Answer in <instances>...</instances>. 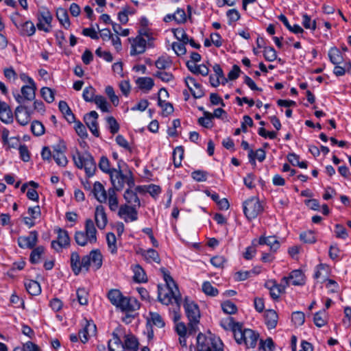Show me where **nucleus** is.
<instances>
[{
    "label": "nucleus",
    "instance_id": "1",
    "mask_svg": "<svg viewBox=\"0 0 351 351\" xmlns=\"http://www.w3.org/2000/svg\"><path fill=\"white\" fill-rule=\"evenodd\" d=\"M103 264V256L99 250H93L87 255L80 258L77 252L71 255V267L75 276L81 272L87 273L92 269L93 271L99 269Z\"/></svg>",
    "mask_w": 351,
    "mask_h": 351
},
{
    "label": "nucleus",
    "instance_id": "2",
    "mask_svg": "<svg viewBox=\"0 0 351 351\" xmlns=\"http://www.w3.org/2000/svg\"><path fill=\"white\" fill-rule=\"evenodd\" d=\"M221 326L226 330L230 329L236 341L239 344L244 343L247 348L256 347L259 337L258 333L249 328H243V325L236 322L233 317H228L221 323Z\"/></svg>",
    "mask_w": 351,
    "mask_h": 351
},
{
    "label": "nucleus",
    "instance_id": "3",
    "mask_svg": "<svg viewBox=\"0 0 351 351\" xmlns=\"http://www.w3.org/2000/svg\"><path fill=\"white\" fill-rule=\"evenodd\" d=\"M160 271L163 275L165 285L163 287L158 286V298L159 301L165 305H169L174 302L179 306L182 298L177 285L167 269L162 267Z\"/></svg>",
    "mask_w": 351,
    "mask_h": 351
},
{
    "label": "nucleus",
    "instance_id": "4",
    "mask_svg": "<svg viewBox=\"0 0 351 351\" xmlns=\"http://www.w3.org/2000/svg\"><path fill=\"white\" fill-rule=\"evenodd\" d=\"M107 297L112 305L122 311L134 312L140 308V303L136 298L125 297L118 289L110 290Z\"/></svg>",
    "mask_w": 351,
    "mask_h": 351
},
{
    "label": "nucleus",
    "instance_id": "5",
    "mask_svg": "<svg viewBox=\"0 0 351 351\" xmlns=\"http://www.w3.org/2000/svg\"><path fill=\"white\" fill-rule=\"evenodd\" d=\"M73 160L77 168L84 169L87 176L91 177L94 175L96 170V163L90 153L76 152L73 156Z\"/></svg>",
    "mask_w": 351,
    "mask_h": 351
},
{
    "label": "nucleus",
    "instance_id": "6",
    "mask_svg": "<svg viewBox=\"0 0 351 351\" xmlns=\"http://www.w3.org/2000/svg\"><path fill=\"white\" fill-rule=\"evenodd\" d=\"M184 307L186 315L189 319V332L190 334L195 333L198 330L197 325L199 322L200 311L196 303L185 299Z\"/></svg>",
    "mask_w": 351,
    "mask_h": 351
},
{
    "label": "nucleus",
    "instance_id": "7",
    "mask_svg": "<svg viewBox=\"0 0 351 351\" xmlns=\"http://www.w3.org/2000/svg\"><path fill=\"white\" fill-rule=\"evenodd\" d=\"M223 344L217 337H206L199 333L197 337V351H223Z\"/></svg>",
    "mask_w": 351,
    "mask_h": 351
},
{
    "label": "nucleus",
    "instance_id": "8",
    "mask_svg": "<svg viewBox=\"0 0 351 351\" xmlns=\"http://www.w3.org/2000/svg\"><path fill=\"white\" fill-rule=\"evenodd\" d=\"M21 16L18 12H14L11 14L10 19L21 36H32L36 31L34 23L30 20L22 21Z\"/></svg>",
    "mask_w": 351,
    "mask_h": 351
},
{
    "label": "nucleus",
    "instance_id": "9",
    "mask_svg": "<svg viewBox=\"0 0 351 351\" xmlns=\"http://www.w3.org/2000/svg\"><path fill=\"white\" fill-rule=\"evenodd\" d=\"M262 210L263 206L257 197H250L243 203V212L249 219L256 218Z\"/></svg>",
    "mask_w": 351,
    "mask_h": 351
},
{
    "label": "nucleus",
    "instance_id": "10",
    "mask_svg": "<svg viewBox=\"0 0 351 351\" xmlns=\"http://www.w3.org/2000/svg\"><path fill=\"white\" fill-rule=\"evenodd\" d=\"M36 88V84L23 85L21 88V94L14 93V97L19 104H25L26 101H32L35 99Z\"/></svg>",
    "mask_w": 351,
    "mask_h": 351
},
{
    "label": "nucleus",
    "instance_id": "11",
    "mask_svg": "<svg viewBox=\"0 0 351 351\" xmlns=\"http://www.w3.org/2000/svg\"><path fill=\"white\" fill-rule=\"evenodd\" d=\"M118 169H113L108 175L112 185V188L121 191L123 189L125 184L128 182V179L127 176L124 175L120 169L119 162H118Z\"/></svg>",
    "mask_w": 351,
    "mask_h": 351
},
{
    "label": "nucleus",
    "instance_id": "12",
    "mask_svg": "<svg viewBox=\"0 0 351 351\" xmlns=\"http://www.w3.org/2000/svg\"><path fill=\"white\" fill-rule=\"evenodd\" d=\"M37 21L36 27L39 30L46 33L51 31L53 16L48 10L39 11L37 14Z\"/></svg>",
    "mask_w": 351,
    "mask_h": 351
},
{
    "label": "nucleus",
    "instance_id": "13",
    "mask_svg": "<svg viewBox=\"0 0 351 351\" xmlns=\"http://www.w3.org/2000/svg\"><path fill=\"white\" fill-rule=\"evenodd\" d=\"M75 241H80L85 239L89 241H96L97 230L93 221L91 219H86L85 223V232L81 231L77 232L75 233Z\"/></svg>",
    "mask_w": 351,
    "mask_h": 351
},
{
    "label": "nucleus",
    "instance_id": "14",
    "mask_svg": "<svg viewBox=\"0 0 351 351\" xmlns=\"http://www.w3.org/2000/svg\"><path fill=\"white\" fill-rule=\"evenodd\" d=\"M136 208V207L130 206L128 204L121 205L119 209L118 215L126 223L135 221L138 219Z\"/></svg>",
    "mask_w": 351,
    "mask_h": 351
},
{
    "label": "nucleus",
    "instance_id": "15",
    "mask_svg": "<svg viewBox=\"0 0 351 351\" xmlns=\"http://www.w3.org/2000/svg\"><path fill=\"white\" fill-rule=\"evenodd\" d=\"M33 110L25 104H20L15 110L17 121L21 125H27L31 120Z\"/></svg>",
    "mask_w": 351,
    "mask_h": 351
},
{
    "label": "nucleus",
    "instance_id": "16",
    "mask_svg": "<svg viewBox=\"0 0 351 351\" xmlns=\"http://www.w3.org/2000/svg\"><path fill=\"white\" fill-rule=\"evenodd\" d=\"M184 84L194 98L199 99L204 95V91L202 84L195 78L186 77L184 78Z\"/></svg>",
    "mask_w": 351,
    "mask_h": 351
},
{
    "label": "nucleus",
    "instance_id": "17",
    "mask_svg": "<svg viewBox=\"0 0 351 351\" xmlns=\"http://www.w3.org/2000/svg\"><path fill=\"white\" fill-rule=\"evenodd\" d=\"M285 285L289 287L290 285L294 286L303 285L305 283L304 275L300 269L292 271L289 276H285L282 278Z\"/></svg>",
    "mask_w": 351,
    "mask_h": 351
},
{
    "label": "nucleus",
    "instance_id": "18",
    "mask_svg": "<svg viewBox=\"0 0 351 351\" xmlns=\"http://www.w3.org/2000/svg\"><path fill=\"white\" fill-rule=\"evenodd\" d=\"M123 330L120 328H117L112 333V338L108 342L109 351H124L123 343L121 341V336Z\"/></svg>",
    "mask_w": 351,
    "mask_h": 351
},
{
    "label": "nucleus",
    "instance_id": "19",
    "mask_svg": "<svg viewBox=\"0 0 351 351\" xmlns=\"http://www.w3.org/2000/svg\"><path fill=\"white\" fill-rule=\"evenodd\" d=\"M128 40L131 45V56L141 54L145 51L147 41L144 38L137 36L135 38H128Z\"/></svg>",
    "mask_w": 351,
    "mask_h": 351
},
{
    "label": "nucleus",
    "instance_id": "20",
    "mask_svg": "<svg viewBox=\"0 0 351 351\" xmlns=\"http://www.w3.org/2000/svg\"><path fill=\"white\" fill-rule=\"evenodd\" d=\"M98 117L99 115L97 112L93 110L86 114L84 118L87 127L89 128L91 133L95 136H99L97 123Z\"/></svg>",
    "mask_w": 351,
    "mask_h": 351
},
{
    "label": "nucleus",
    "instance_id": "21",
    "mask_svg": "<svg viewBox=\"0 0 351 351\" xmlns=\"http://www.w3.org/2000/svg\"><path fill=\"white\" fill-rule=\"evenodd\" d=\"M65 150L64 145H57L53 147V158L59 166L64 167L68 162L64 154Z\"/></svg>",
    "mask_w": 351,
    "mask_h": 351
},
{
    "label": "nucleus",
    "instance_id": "22",
    "mask_svg": "<svg viewBox=\"0 0 351 351\" xmlns=\"http://www.w3.org/2000/svg\"><path fill=\"white\" fill-rule=\"evenodd\" d=\"M265 286L270 290V295L274 299L279 298L280 295L285 291L287 286L281 280L280 284H276L275 282L270 281L265 284Z\"/></svg>",
    "mask_w": 351,
    "mask_h": 351
},
{
    "label": "nucleus",
    "instance_id": "23",
    "mask_svg": "<svg viewBox=\"0 0 351 351\" xmlns=\"http://www.w3.org/2000/svg\"><path fill=\"white\" fill-rule=\"evenodd\" d=\"M137 254L142 256L144 258V259L148 263L155 262L159 263L160 261V258L158 252L152 248L147 250L139 248L137 250Z\"/></svg>",
    "mask_w": 351,
    "mask_h": 351
},
{
    "label": "nucleus",
    "instance_id": "24",
    "mask_svg": "<svg viewBox=\"0 0 351 351\" xmlns=\"http://www.w3.org/2000/svg\"><path fill=\"white\" fill-rule=\"evenodd\" d=\"M162 94H164L165 96L168 95L167 90L163 88H160L158 92L159 97L158 99V105L161 108L162 110V115L167 117L173 112V107L169 102L162 101L160 99V95Z\"/></svg>",
    "mask_w": 351,
    "mask_h": 351
},
{
    "label": "nucleus",
    "instance_id": "25",
    "mask_svg": "<svg viewBox=\"0 0 351 351\" xmlns=\"http://www.w3.org/2000/svg\"><path fill=\"white\" fill-rule=\"evenodd\" d=\"M135 82L138 88L145 93L149 92L154 86V81L150 77H139Z\"/></svg>",
    "mask_w": 351,
    "mask_h": 351
},
{
    "label": "nucleus",
    "instance_id": "26",
    "mask_svg": "<svg viewBox=\"0 0 351 351\" xmlns=\"http://www.w3.org/2000/svg\"><path fill=\"white\" fill-rule=\"evenodd\" d=\"M95 219L99 228L104 229L106 227L108 219L103 206H98L96 207Z\"/></svg>",
    "mask_w": 351,
    "mask_h": 351
},
{
    "label": "nucleus",
    "instance_id": "27",
    "mask_svg": "<svg viewBox=\"0 0 351 351\" xmlns=\"http://www.w3.org/2000/svg\"><path fill=\"white\" fill-rule=\"evenodd\" d=\"M93 192L95 198L99 202L106 203L108 191L105 190L104 186L99 182H95Z\"/></svg>",
    "mask_w": 351,
    "mask_h": 351
},
{
    "label": "nucleus",
    "instance_id": "28",
    "mask_svg": "<svg viewBox=\"0 0 351 351\" xmlns=\"http://www.w3.org/2000/svg\"><path fill=\"white\" fill-rule=\"evenodd\" d=\"M278 315L273 309L266 310L265 312V323L269 329H274L278 324Z\"/></svg>",
    "mask_w": 351,
    "mask_h": 351
},
{
    "label": "nucleus",
    "instance_id": "29",
    "mask_svg": "<svg viewBox=\"0 0 351 351\" xmlns=\"http://www.w3.org/2000/svg\"><path fill=\"white\" fill-rule=\"evenodd\" d=\"M131 269L134 273L133 279L135 282L141 283L146 282L147 281V277L145 271L140 265H132Z\"/></svg>",
    "mask_w": 351,
    "mask_h": 351
},
{
    "label": "nucleus",
    "instance_id": "30",
    "mask_svg": "<svg viewBox=\"0 0 351 351\" xmlns=\"http://www.w3.org/2000/svg\"><path fill=\"white\" fill-rule=\"evenodd\" d=\"M124 337V351H137L138 349L137 339L132 335H125Z\"/></svg>",
    "mask_w": 351,
    "mask_h": 351
},
{
    "label": "nucleus",
    "instance_id": "31",
    "mask_svg": "<svg viewBox=\"0 0 351 351\" xmlns=\"http://www.w3.org/2000/svg\"><path fill=\"white\" fill-rule=\"evenodd\" d=\"M0 119L5 123H10L13 120L12 110L5 102H3L1 108H0Z\"/></svg>",
    "mask_w": 351,
    "mask_h": 351
},
{
    "label": "nucleus",
    "instance_id": "32",
    "mask_svg": "<svg viewBox=\"0 0 351 351\" xmlns=\"http://www.w3.org/2000/svg\"><path fill=\"white\" fill-rule=\"evenodd\" d=\"M106 202H108L109 208L112 211H115L118 209L119 202L115 189L112 188L108 189Z\"/></svg>",
    "mask_w": 351,
    "mask_h": 351
},
{
    "label": "nucleus",
    "instance_id": "33",
    "mask_svg": "<svg viewBox=\"0 0 351 351\" xmlns=\"http://www.w3.org/2000/svg\"><path fill=\"white\" fill-rule=\"evenodd\" d=\"M25 287L27 291L32 295H38L41 293L40 284L33 280H27L25 281Z\"/></svg>",
    "mask_w": 351,
    "mask_h": 351
},
{
    "label": "nucleus",
    "instance_id": "34",
    "mask_svg": "<svg viewBox=\"0 0 351 351\" xmlns=\"http://www.w3.org/2000/svg\"><path fill=\"white\" fill-rule=\"evenodd\" d=\"M96 330V326L93 323L87 322L84 328L79 332V338L80 341L85 343L88 340V332L94 333Z\"/></svg>",
    "mask_w": 351,
    "mask_h": 351
},
{
    "label": "nucleus",
    "instance_id": "35",
    "mask_svg": "<svg viewBox=\"0 0 351 351\" xmlns=\"http://www.w3.org/2000/svg\"><path fill=\"white\" fill-rule=\"evenodd\" d=\"M56 16L60 24L65 28L70 27V21L66 10L64 8H58L56 11Z\"/></svg>",
    "mask_w": 351,
    "mask_h": 351
},
{
    "label": "nucleus",
    "instance_id": "36",
    "mask_svg": "<svg viewBox=\"0 0 351 351\" xmlns=\"http://www.w3.org/2000/svg\"><path fill=\"white\" fill-rule=\"evenodd\" d=\"M328 56L333 64H340L343 61L341 52L337 47H332L329 50Z\"/></svg>",
    "mask_w": 351,
    "mask_h": 351
},
{
    "label": "nucleus",
    "instance_id": "37",
    "mask_svg": "<svg viewBox=\"0 0 351 351\" xmlns=\"http://www.w3.org/2000/svg\"><path fill=\"white\" fill-rule=\"evenodd\" d=\"M124 198L130 206L138 208L140 206V199L136 193L131 190H127L124 193Z\"/></svg>",
    "mask_w": 351,
    "mask_h": 351
},
{
    "label": "nucleus",
    "instance_id": "38",
    "mask_svg": "<svg viewBox=\"0 0 351 351\" xmlns=\"http://www.w3.org/2000/svg\"><path fill=\"white\" fill-rule=\"evenodd\" d=\"M189 69L195 74H199L202 76H206L208 74L209 69L204 64H196L195 63H188Z\"/></svg>",
    "mask_w": 351,
    "mask_h": 351
},
{
    "label": "nucleus",
    "instance_id": "39",
    "mask_svg": "<svg viewBox=\"0 0 351 351\" xmlns=\"http://www.w3.org/2000/svg\"><path fill=\"white\" fill-rule=\"evenodd\" d=\"M135 13V10L129 6L123 8L122 10L118 13V20L121 24H126L128 22L129 15H133Z\"/></svg>",
    "mask_w": 351,
    "mask_h": 351
},
{
    "label": "nucleus",
    "instance_id": "40",
    "mask_svg": "<svg viewBox=\"0 0 351 351\" xmlns=\"http://www.w3.org/2000/svg\"><path fill=\"white\" fill-rule=\"evenodd\" d=\"M248 157L250 162L252 165H255L256 158L259 161L262 162L265 158V152L263 149H258L255 152L252 149H250L248 153Z\"/></svg>",
    "mask_w": 351,
    "mask_h": 351
},
{
    "label": "nucleus",
    "instance_id": "41",
    "mask_svg": "<svg viewBox=\"0 0 351 351\" xmlns=\"http://www.w3.org/2000/svg\"><path fill=\"white\" fill-rule=\"evenodd\" d=\"M58 107L61 112L66 116V118L69 122H73L75 121V116L72 113L66 102L60 101L59 102Z\"/></svg>",
    "mask_w": 351,
    "mask_h": 351
},
{
    "label": "nucleus",
    "instance_id": "42",
    "mask_svg": "<svg viewBox=\"0 0 351 351\" xmlns=\"http://www.w3.org/2000/svg\"><path fill=\"white\" fill-rule=\"evenodd\" d=\"M172 62L167 56H160L155 62L156 67L159 70H165L171 66Z\"/></svg>",
    "mask_w": 351,
    "mask_h": 351
},
{
    "label": "nucleus",
    "instance_id": "43",
    "mask_svg": "<svg viewBox=\"0 0 351 351\" xmlns=\"http://www.w3.org/2000/svg\"><path fill=\"white\" fill-rule=\"evenodd\" d=\"M93 101L97 105V108H99L102 112H110V105L104 97L101 95H96Z\"/></svg>",
    "mask_w": 351,
    "mask_h": 351
},
{
    "label": "nucleus",
    "instance_id": "44",
    "mask_svg": "<svg viewBox=\"0 0 351 351\" xmlns=\"http://www.w3.org/2000/svg\"><path fill=\"white\" fill-rule=\"evenodd\" d=\"M45 249L43 246H38L34 248L31 252L29 260L33 264H37L40 262L42 255L44 254Z\"/></svg>",
    "mask_w": 351,
    "mask_h": 351
},
{
    "label": "nucleus",
    "instance_id": "45",
    "mask_svg": "<svg viewBox=\"0 0 351 351\" xmlns=\"http://www.w3.org/2000/svg\"><path fill=\"white\" fill-rule=\"evenodd\" d=\"M328 255L335 261H339L343 256L342 251L339 248L337 243L332 244L329 247Z\"/></svg>",
    "mask_w": 351,
    "mask_h": 351
},
{
    "label": "nucleus",
    "instance_id": "46",
    "mask_svg": "<svg viewBox=\"0 0 351 351\" xmlns=\"http://www.w3.org/2000/svg\"><path fill=\"white\" fill-rule=\"evenodd\" d=\"M202 289L206 295L211 297H215L219 293L218 289L213 287L208 281H206L202 284Z\"/></svg>",
    "mask_w": 351,
    "mask_h": 351
},
{
    "label": "nucleus",
    "instance_id": "47",
    "mask_svg": "<svg viewBox=\"0 0 351 351\" xmlns=\"http://www.w3.org/2000/svg\"><path fill=\"white\" fill-rule=\"evenodd\" d=\"M184 156V149L182 147H177L173 152V164L176 167H179Z\"/></svg>",
    "mask_w": 351,
    "mask_h": 351
},
{
    "label": "nucleus",
    "instance_id": "48",
    "mask_svg": "<svg viewBox=\"0 0 351 351\" xmlns=\"http://www.w3.org/2000/svg\"><path fill=\"white\" fill-rule=\"evenodd\" d=\"M148 322H151L154 325L158 328H163L165 325L163 319L158 313L150 312Z\"/></svg>",
    "mask_w": 351,
    "mask_h": 351
},
{
    "label": "nucleus",
    "instance_id": "49",
    "mask_svg": "<svg viewBox=\"0 0 351 351\" xmlns=\"http://www.w3.org/2000/svg\"><path fill=\"white\" fill-rule=\"evenodd\" d=\"M99 168L101 171L109 174L114 168L110 167V164L108 158L106 156H101L99 162Z\"/></svg>",
    "mask_w": 351,
    "mask_h": 351
},
{
    "label": "nucleus",
    "instance_id": "50",
    "mask_svg": "<svg viewBox=\"0 0 351 351\" xmlns=\"http://www.w3.org/2000/svg\"><path fill=\"white\" fill-rule=\"evenodd\" d=\"M95 96V89L93 86H89L84 89L82 97L86 101H93Z\"/></svg>",
    "mask_w": 351,
    "mask_h": 351
},
{
    "label": "nucleus",
    "instance_id": "51",
    "mask_svg": "<svg viewBox=\"0 0 351 351\" xmlns=\"http://www.w3.org/2000/svg\"><path fill=\"white\" fill-rule=\"evenodd\" d=\"M40 94L42 97L47 103H51L54 101V92L51 88L48 87H43L40 89Z\"/></svg>",
    "mask_w": 351,
    "mask_h": 351
},
{
    "label": "nucleus",
    "instance_id": "52",
    "mask_svg": "<svg viewBox=\"0 0 351 351\" xmlns=\"http://www.w3.org/2000/svg\"><path fill=\"white\" fill-rule=\"evenodd\" d=\"M325 316H326L325 310H322L319 312H317L314 315L313 321H314L315 324L317 327L324 326L326 324V320L325 319Z\"/></svg>",
    "mask_w": 351,
    "mask_h": 351
},
{
    "label": "nucleus",
    "instance_id": "53",
    "mask_svg": "<svg viewBox=\"0 0 351 351\" xmlns=\"http://www.w3.org/2000/svg\"><path fill=\"white\" fill-rule=\"evenodd\" d=\"M302 23L306 29H311L313 31L315 30L316 22L315 20H312L307 14H302Z\"/></svg>",
    "mask_w": 351,
    "mask_h": 351
},
{
    "label": "nucleus",
    "instance_id": "54",
    "mask_svg": "<svg viewBox=\"0 0 351 351\" xmlns=\"http://www.w3.org/2000/svg\"><path fill=\"white\" fill-rule=\"evenodd\" d=\"M31 130L35 136H38L45 133V127L41 122L34 121L31 124Z\"/></svg>",
    "mask_w": 351,
    "mask_h": 351
},
{
    "label": "nucleus",
    "instance_id": "55",
    "mask_svg": "<svg viewBox=\"0 0 351 351\" xmlns=\"http://www.w3.org/2000/svg\"><path fill=\"white\" fill-rule=\"evenodd\" d=\"M292 322L295 326H300L305 322V315L302 311H295L292 313Z\"/></svg>",
    "mask_w": 351,
    "mask_h": 351
},
{
    "label": "nucleus",
    "instance_id": "56",
    "mask_svg": "<svg viewBox=\"0 0 351 351\" xmlns=\"http://www.w3.org/2000/svg\"><path fill=\"white\" fill-rule=\"evenodd\" d=\"M173 33L176 38L180 42L188 43L189 38L185 31L182 28H177L173 30Z\"/></svg>",
    "mask_w": 351,
    "mask_h": 351
},
{
    "label": "nucleus",
    "instance_id": "57",
    "mask_svg": "<svg viewBox=\"0 0 351 351\" xmlns=\"http://www.w3.org/2000/svg\"><path fill=\"white\" fill-rule=\"evenodd\" d=\"M3 75L11 82H15L18 77V75L12 66L3 69Z\"/></svg>",
    "mask_w": 351,
    "mask_h": 351
},
{
    "label": "nucleus",
    "instance_id": "58",
    "mask_svg": "<svg viewBox=\"0 0 351 351\" xmlns=\"http://www.w3.org/2000/svg\"><path fill=\"white\" fill-rule=\"evenodd\" d=\"M105 92L106 95L108 96L112 104L114 106H117L119 104V99L118 96L115 94L113 88L110 86H108L106 87Z\"/></svg>",
    "mask_w": 351,
    "mask_h": 351
},
{
    "label": "nucleus",
    "instance_id": "59",
    "mask_svg": "<svg viewBox=\"0 0 351 351\" xmlns=\"http://www.w3.org/2000/svg\"><path fill=\"white\" fill-rule=\"evenodd\" d=\"M221 308L226 314L232 315L237 312V306L230 301H226L221 304Z\"/></svg>",
    "mask_w": 351,
    "mask_h": 351
},
{
    "label": "nucleus",
    "instance_id": "60",
    "mask_svg": "<svg viewBox=\"0 0 351 351\" xmlns=\"http://www.w3.org/2000/svg\"><path fill=\"white\" fill-rule=\"evenodd\" d=\"M263 55L265 60L269 62H273L277 58L276 51L271 47H265L264 48Z\"/></svg>",
    "mask_w": 351,
    "mask_h": 351
},
{
    "label": "nucleus",
    "instance_id": "61",
    "mask_svg": "<svg viewBox=\"0 0 351 351\" xmlns=\"http://www.w3.org/2000/svg\"><path fill=\"white\" fill-rule=\"evenodd\" d=\"M108 128L112 134H115L119 130V125L117 120L112 116L106 118Z\"/></svg>",
    "mask_w": 351,
    "mask_h": 351
},
{
    "label": "nucleus",
    "instance_id": "62",
    "mask_svg": "<svg viewBox=\"0 0 351 351\" xmlns=\"http://www.w3.org/2000/svg\"><path fill=\"white\" fill-rule=\"evenodd\" d=\"M145 191L148 193L152 197L157 198L161 193V189L158 185L149 184L145 186Z\"/></svg>",
    "mask_w": 351,
    "mask_h": 351
},
{
    "label": "nucleus",
    "instance_id": "63",
    "mask_svg": "<svg viewBox=\"0 0 351 351\" xmlns=\"http://www.w3.org/2000/svg\"><path fill=\"white\" fill-rule=\"evenodd\" d=\"M205 117H200L198 119V123L203 127L209 128L212 127L213 115L211 113L205 112Z\"/></svg>",
    "mask_w": 351,
    "mask_h": 351
},
{
    "label": "nucleus",
    "instance_id": "64",
    "mask_svg": "<svg viewBox=\"0 0 351 351\" xmlns=\"http://www.w3.org/2000/svg\"><path fill=\"white\" fill-rule=\"evenodd\" d=\"M13 351H40L37 345L32 341H27L23 347H16Z\"/></svg>",
    "mask_w": 351,
    "mask_h": 351
}]
</instances>
